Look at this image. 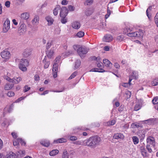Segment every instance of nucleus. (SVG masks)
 Returning a JSON list of instances; mask_svg holds the SVG:
<instances>
[{
  "label": "nucleus",
  "mask_w": 158,
  "mask_h": 158,
  "mask_svg": "<svg viewBox=\"0 0 158 158\" xmlns=\"http://www.w3.org/2000/svg\"><path fill=\"white\" fill-rule=\"evenodd\" d=\"M151 85L152 86H156L158 85V77H156L152 79L151 81Z\"/></svg>",
  "instance_id": "31"
},
{
  "label": "nucleus",
  "mask_w": 158,
  "mask_h": 158,
  "mask_svg": "<svg viewBox=\"0 0 158 158\" xmlns=\"http://www.w3.org/2000/svg\"><path fill=\"white\" fill-rule=\"evenodd\" d=\"M142 126V125L141 124L137 123H132L131 124V127L132 128H138L139 127H141Z\"/></svg>",
  "instance_id": "35"
},
{
  "label": "nucleus",
  "mask_w": 158,
  "mask_h": 158,
  "mask_svg": "<svg viewBox=\"0 0 158 158\" xmlns=\"http://www.w3.org/2000/svg\"><path fill=\"white\" fill-rule=\"evenodd\" d=\"M30 14L28 12H25L22 13L20 16V18L23 20H27L30 18Z\"/></svg>",
  "instance_id": "15"
},
{
  "label": "nucleus",
  "mask_w": 158,
  "mask_h": 158,
  "mask_svg": "<svg viewBox=\"0 0 158 158\" xmlns=\"http://www.w3.org/2000/svg\"><path fill=\"white\" fill-rule=\"evenodd\" d=\"M151 7H149L146 10V15L147 16L148 19L149 20H151V15L149 14V13L150 12V11L151 10Z\"/></svg>",
  "instance_id": "40"
},
{
  "label": "nucleus",
  "mask_w": 158,
  "mask_h": 158,
  "mask_svg": "<svg viewBox=\"0 0 158 158\" xmlns=\"http://www.w3.org/2000/svg\"><path fill=\"white\" fill-rule=\"evenodd\" d=\"M68 13V10L67 8L63 6L61 8L60 16L61 17H65Z\"/></svg>",
  "instance_id": "11"
},
{
  "label": "nucleus",
  "mask_w": 158,
  "mask_h": 158,
  "mask_svg": "<svg viewBox=\"0 0 158 158\" xmlns=\"http://www.w3.org/2000/svg\"><path fill=\"white\" fill-rule=\"evenodd\" d=\"M113 137L114 139H123L124 138V136L123 135L122 133H117L114 134Z\"/></svg>",
  "instance_id": "25"
},
{
  "label": "nucleus",
  "mask_w": 158,
  "mask_h": 158,
  "mask_svg": "<svg viewBox=\"0 0 158 158\" xmlns=\"http://www.w3.org/2000/svg\"><path fill=\"white\" fill-rule=\"evenodd\" d=\"M111 14L110 10H108L107 14L105 15V18L106 19H107L110 16Z\"/></svg>",
  "instance_id": "62"
},
{
  "label": "nucleus",
  "mask_w": 158,
  "mask_h": 158,
  "mask_svg": "<svg viewBox=\"0 0 158 158\" xmlns=\"http://www.w3.org/2000/svg\"><path fill=\"white\" fill-rule=\"evenodd\" d=\"M58 66V64H56V63H54L53 65L52 71L53 72V76L54 78H56L57 77Z\"/></svg>",
  "instance_id": "12"
},
{
  "label": "nucleus",
  "mask_w": 158,
  "mask_h": 158,
  "mask_svg": "<svg viewBox=\"0 0 158 158\" xmlns=\"http://www.w3.org/2000/svg\"><path fill=\"white\" fill-rule=\"evenodd\" d=\"M132 140L134 144H137L139 142V139L136 136H134L132 137Z\"/></svg>",
  "instance_id": "41"
},
{
  "label": "nucleus",
  "mask_w": 158,
  "mask_h": 158,
  "mask_svg": "<svg viewBox=\"0 0 158 158\" xmlns=\"http://www.w3.org/2000/svg\"><path fill=\"white\" fill-rule=\"evenodd\" d=\"M154 119L152 118L149 119L144 121L145 123L148 125L152 124L154 122Z\"/></svg>",
  "instance_id": "44"
},
{
  "label": "nucleus",
  "mask_w": 158,
  "mask_h": 158,
  "mask_svg": "<svg viewBox=\"0 0 158 158\" xmlns=\"http://www.w3.org/2000/svg\"><path fill=\"white\" fill-rule=\"evenodd\" d=\"M31 49L27 48L24 50L23 54L25 57H27L31 55Z\"/></svg>",
  "instance_id": "18"
},
{
  "label": "nucleus",
  "mask_w": 158,
  "mask_h": 158,
  "mask_svg": "<svg viewBox=\"0 0 158 158\" xmlns=\"http://www.w3.org/2000/svg\"><path fill=\"white\" fill-rule=\"evenodd\" d=\"M11 135L13 137V138L14 139H19V138H17L18 136L17 133L15 132H13L11 133Z\"/></svg>",
  "instance_id": "48"
},
{
  "label": "nucleus",
  "mask_w": 158,
  "mask_h": 158,
  "mask_svg": "<svg viewBox=\"0 0 158 158\" xmlns=\"http://www.w3.org/2000/svg\"><path fill=\"white\" fill-rule=\"evenodd\" d=\"M18 139L19 140V143H20L22 145H24L26 143L22 139L19 138Z\"/></svg>",
  "instance_id": "57"
},
{
  "label": "nucleus",
  "mask_w": 158,
  "mask_h": 158,
  "mask_svg": "<svg viewBox=\"0 0 158 158\" xmlns=\"http://www.w3.org/2000/svg\"><path fill=\"white\" fill-rule=\"evenodd\" d=\"M93 59L94 60H96L97 61H101V59L100 58V57H96L95 56H94L93 57Z\"/></svg>",
  "instance_id": "61"
},
{
  "label": "nucleus",
  "mask_w": 158,
  "mask_h": 158,
  "mask_svg": "<svg viewBox=\"0 0 158 158\" xmlns=\"http://www.w3.org/2000/svg\"><path fill=\"white\" fill-rule=\"evenodd\" d=\"M9 97H12L14 96L15 95L14 92L11 91H9L6 94Z\"/></svg>",
  "instance_id": "47"
},
{
  "label": "nucleus",
  "mask_w": 158,
  "mask_h": 158,
  "mask_svg": "<svg viewBox=\"0 0 158 158\" xmlns=\"http://www.w3.org/2000/svg\"><path fill=\"white\" fill-rule=\"evenodd\" d=\"M127 72L129 73V83H130L133 79H137L138 77V72L132 70L130 68H127Z\"/></svg>",
  "instance_id": "4"
},
{
  "label": "nucleus",
  "mask_w": 158,
  "mask_h": 158,
  "mask_svg": "<svg viewBox=\"0 0 158 158\" xmlns=\"http://www.w3.org/2000/svg\"><path fill=\"white\" fill-rule=\"evenodd\" d=\"M30 87L28 85H26L24 87V91L25 92H27L30 89Z\"/></svg>",
  "instance_id": "56"
},
{
  "label": "nucleus",
  "mask_w": 158,
  "mask_h": 158,
  "mask_svg": "<svg viewBox=\"0 0 158 158\" xmlns=\"http://www.w3.org/2000/svg\"><path fill=\"white\" fill-rule=\"evenodd\" d=\"M81 23L80 22L77 21H74L71 23V26L75 29H78L81 27Z\"/></svg>",
  "instance_id": "14"
},
{
  "label": "nucleus",
  "mask_w": 158,
  "mask_h": 158,
  "mask_svg": "<svg viewBox=\"0 0 158 158\" xmlns=\"http://www.w3.org/2000/svg\"><path fill=\"white\" fill-rule=\"evenodd\" d=\"M2 57L5 60L9 59L10 56V52L7 50H5L1 53Z\"/></svg>",
  "instance_id": "10"
},
{
  "label": "nucleus",
  "mask_w": 158,
  "mask_h": 158,
  "mask_svg": "<svg viewBox=\"0 0 158 158\" xmlns=\"http://www.w3.org/2000/svg\"><path fill=\"white\" fill-rule=\"evenodd\" d=\"M124 38V36L123 35H121L118 36L117 37V40L119 41H122Z\"/></svg>",
  "instance_id": "54"
},
{
  "label": "nucleus",
  "mask_w": 158,
  "mask_h": 158,
  "mask_svg": "<svg viewBox=\"0 0 158 158\" xmlns=\"http://www.w3.org/2000/svg\"><path fill=\"white\" fill-rule=\"evenodd\" d=\"M113 39L112 36L110 35H106L104 37L103 39V41L106 42H109Z\"/></svg>",
  "instance_id": "24"
},
{
  "label": "nucleus",
  "mask_w": 158,
  "mask_h": 158,
  "mask_svg": "<svg viewBox=\"0 0 158 158\" xmlns=\"http://www.w3.org/2000/svg\"><path fill=\"white\" fill-rule=\"evenodd\" d=\"M73 48L74 50L77 51L78 54L81 58H84L85 56V55L89 50L88 48L80 45H74Z\"/></svg>",
  "instance_id": "2"
},
{
  "label": "nucleus",
  "mask_w": 158,
  "mask_h": 158,
  "mask_svg": "<svg viewBox=\"0 0 158 158\" xmlns=\"http://www.w3.org/2000/svg\"><path fill=\"white\" fill-rule=\"evenodd\" d=\"M69 139L71 141H75L77 139V138L76 136H72L70 137Z\"/></svg>",
  "instance_id": "59"
},
{
  "label": "nucleus",
  "mask_w": 158,
  "mask_h": 158,
  "mask_svg": "<svg viewBox=\"0 0 158 158\" xmlns=\"http://www.w3.org/2000/svg\"><path fill=\"white\" fill-rule=\"evenodd\" d=\"M22 78L20 77H14L12 79H9V81L10 82L14 83L15 84H17L22 81Z\"/></svg>",
  "instance_id": "13"
},
{
  "label": "nucleus",
  "mask_w": 158,
  "mask_h": 158,
  "mask_svg": "<svg viewBox=\"0 0 158 158\" xmlns=\"http://www.w3.org/2000/svg\"><path fill=\"white\" fill-rule=\"evenodd\" d=\"M27 30L26 24L23 22L19 23V31L20 35L25 33Z\"/></svg>",
  "instance_id": "7"
},
{
  "label": "nucleus",
  "mask_w": 158,
  "mask_h": 158,
  "mask_svg": "<svg viewBox=\"0 0 158 158\" xmlns=\"http://www.w3.org/2000/svg\"><path fill=\"white\" fill-rule=\"evenodd\" d=\"M52 44V42L51 41L48 42L46 45V48L47 49H49L51 46Z\"/></svg>",
  "instance_id": "58"
},
{
  "label": "nucleus",
  "mask_w": 158,
  "mask_h": 158,
  "mask_svg": "<svg viewBox=\"0 0 158 158\" xmlns=\"http://www.w3.org/2000/svg\"><path fill=\"white\" fill-rule=\"evenodd\" d=\"M154 20L156 26L158 27V12L157 13L155 17Z\"/></svg>",
  "instance_id": "49"
},
{
  "label": "nucleus",
  "mask_w": 158,
  "mask_h": 158,
  "mask_svg": "<svg viewBox=\"0 0 158 158\" xmlns=\"http://www.w3.org/2000/svg\"><path fill=\"white\" fill-rule=\"evenodd\" d=\"M81 64V62L80 60H77L75 62L74 66V69H77L80 66Z\"/></svg>",
  "instance_id": "38"
},
{
  "label": "nucleus",
  "mask_w": 158,
  "mask_h": 158,
  "mask_svg": "<svg viewBox=\"0 0 158 158\" xmlns=\"http://www.w3.org/2000/svg\"><path fill=\"white\" fill-rule=\"evenodd\" d=\"M60 9V7L59 5H57L53 10V14L55 15H56L58 14L59 10Z\"/></svg>",
  "instance_id": "33"
},
{
  "label": "nucleus",
  "mask_w": 158,
  "mask_h": 158,
  "mask_svg": "<svg viewBox=\"0 0 158 158\" xmlns=\"http://www.w3.org/2000/svg\"><path fill=\"white\" fill-rule=\"evenodd\" d=\"M67 139L64 138H61L55 140L54 141V143H62L65 142L67 141Z\"/></svg>",
  "instance_id": "28"
},
{
  "label": "nucleus",
  "mask_w": 158,
  "mask_h": 158,
  "mask_svg": "<svg viewBox=\"0 0 158 158\" xmlns=\"http://www.w3.org/2000/svg\"><path fill=\"white\" fill-rule=\"evenodd\" d=\"M3 158H18L17 155L13 152H10L5 156Z\"/></svg>",
  "instance_id": "19"
},
{
  "label": "nucleus",
  "mask_w": 158,
  "mask_h": 158,
  "mask_svg": "<svg viewBox=\"0 0 158 158\" xmlns=\"http://www.w3.org/2000/svg\"><path fill=\"white\" fill-rule=\"evenodd\" d=\"M68 9L70 11H73L74 10L75 7L74 6L70 5L68 6Z\"/></svg>",
  "instance_id": "60"
},
{
  "label": "nucleus",
  "mask_w": 158,
  "mask_h": 158,
  "mask_svg": "<svg viewBox=\"0 0 158 158\" xmlns=\"http://www.w3.org/2000/svg\"><path fill=\"white\" fill-rule=\"evenodd\" d=\"M103 62L105 66L109 70V72H110V70L112 69V64L109 60L104 59L103 60Z\"/></svg>",
  "instance_id": "9"
},
{
  "label": "nucleus",
  "mask_w": 158,
  "mask_h": 158,
  "mask_svg": "<svg viewBox=\"0 0 158 158\" xmlns=\"http://www.w3.org/2000/svg\"><path fill=\"white\" fill-rule=\"evenodd\" d=\"M147 145L152 144L154 147L155 144V140L154 138L152 136H149L147 139Z\"/></svg>",
  "instance_id": "16"
},
{
  "label": "nucleus",
  "mask_w": 158,
  "mask_h": 158,
  "mask_svg": "<svg viewBox=\"0 0 158 158\" xmlns=\"http://www.w3.org/2000/svg\"><path fill=\"white\" fill-rule=\"evenodd\" d=\"M131 95V93L129 91H127L125 93V97L126 100L130 98Z\"/></svg>",
  "instance_id": "43"
},
{
  "label": "nucleus",
  "mask_w": 158,
  "mask_h": 158,
  "mask_svg": "<svg viewBox=\"0 0 158 158\" xmlns=\"http://www.w3.org/2000/svg\"><path fill=\"white\" fill-rule=\"evenodd\" d=\"M40 143L42 145L46 147H48L50 144L49 141L46 139L41 140Z\"/></svg>",
  "instance_id": "29"
},
{
  "label": "nucleus",
  "mask_w": 158,
  "mask_h": 158,
  "mask_svg": "<svg viewBox=\"0 0 158 158\" xmlns=\"http://www.w3.org/2000/svg\"><path fill=\"white\" fill-rule=\"evenodd\" d=\"M97 67L99 68V69L98 68L90 70L89 72H98L101 73H103L105 72H108V71H106L102 69L104 67L103 64L102 62L101 61L98 63L97 64Z\"/></svg>",
  "instance_id": "6"
},
{
  "label": "nucleus",
  "mask_w": 158,
  "mask_h": 158,
  "mask_svg": "<svg viewBox=\"0 0 158 158\" xmlns=\"http://www.w3.org/2000/svg\"><path fill=\"white\" fill-rule=\"evenodd\" d=\"M60 59V56H58L55 59V63H56V64H58V63L59 62Z\"/></svg>",
  "instance_id": "63"
},
{
  "label": "nucleus",
  "mask_w": 158,
  "mask_h": 158,
  "mask_svg": "<svg viewBox=\"0 0 158 158\" xmlns=\"http://www.w3.org/2000/svg\"><path fill=\"white\" fill-rule=\"evenodd\" d=\"M62 158H69L68 152L66 150H64L63 152Z\"/></svg>",
  "instance_id": "45"
},
{
  "label": "nucleus",
  "mask_w": 158,
  "mask_h": 158,
  "mask_svg": "<svg viewBox=\"0 0 158 158\" xmlns=\"http://www.w3.org/2000/svg\"><path fill=\"white\" fill-rule=\"evenodd\" d=\"M13 86L14 85L13 84L7 83L5 85L4 89L6 90H10L12 89Z\"/></svg>",
  "instance_id": "34"
},
{
  "label": "nucleus",
  "mask_w": 158,
  "mask_h": 158,
  "mask_svg": "<svg viewBox=\"0 0 158 158\" xmlns=\"http://www.w3.org/2000/svg\"><path fill=\"white\" fill-rule=\"evenodd\" d=\"M10 22L8 19L6 18L3 25V30L4 32H6L10 28Z\"/></svg>",
  "instance_id": "8"
},
{
  "label": "nucleus",
  "mask_w": 158,
  "mask_h": 158,
  "mask_svg": "<svg viewBox=\"0 0 158 158\" xmlns=\"http://www.w3.org/2000/svg\"><path fill=\"white\" fill-rule=\"evenodd\" d=\"M43 63L44 64V68L47 69L48 68L49 64V61L48 60L47 58L45 56V58L43 60Z\"/></svg>",
  "instance_id": "26"
},
{
  "label": "nucleus",
  "mask_w": 158,
  "mask_h": 158,
  "mask_svg": "<svg viewBox=\"0 0 158 158\" xmlns=\"http://www.w3.org/2000/svg\"><path fill=\"white\" fill-rule=\"evenodd\" d=\"M39 17L38 15H35L32 19L31 23L33 25L37 26L39 23Z\"/></svg>",
  "instance_id": "17"
},
{
  "label": "nucleus",
  "mask_w": 158,
  "mask_h": 158,
  "mask_svg": "<svg viewBox=\"0 0 158 158\" xmlns=\"http://www.w3.org/2000/svg\"><path fill=\"white\" fill-rule=\"evenodd\" d=\"M45 19L48 23V26H50L53 23L54 19L51 16H48L45 17Z\"/></svg>",
  "instance_id": "23"
},
{
  "label": "nucleus",
  "mask_w": 158,
  "mask_h": 158,
  "mask_svg": "<svg viewBox=\"0 0 158 158\" xmlns=\"http://www.w3.org/2000/svg\"><path fill=\"white\" fill-rule=\"evenodd\" d=\"M14 72L13 71H9L7 73V75L5 76L4 78L7 81H9V80L10 79H12V78H11L13 77Z\"/></svg>",
  "instance_id": "20"
},
{
  "label": "nucleus",
  "mask_w": 158,
  "mask_h": 158,
  "mask_svg": "<svg viewBox=\"0 0 158 158\" xmlns=\"http://www.w3.org/2000/svg\"><path fill=\"white\" fill-rule=\"evenodd\" d=\"M91 138L86 139L84 140L85 146H88L92 148V145Z\"/></svg>",
  "instance_id": "27"
},
{
  "label": "nucleus",
  "mask_w": 158,
  "mask_h": 158,
  "mask_svg": "<svg viewBox=\"0 0 158 158\" xmlns=\"http://www.w3.org/2000/svg\"><path fill=\"white\" fill-rule=\"evenodd\" d=\"M74 143L77 145L85 146L84 140L77 141L75 142Z\"/></svg>",
  "instance_id": "42"
},
{
  "label": "nucleus",
  "mask_w": 158,
  "mask_h": 158,
  "mask_svg": "<svg viewBox=\"0 0 158 158\" xmlns=\"http://www.w3.org/2000/svg\"><path fill=\"white\" fill-rule=\"evenodd\" d=\"M90 138L91 139L92 148H95L100 144L101 141V139L100 137L97 136H95L91 137Z\"/></svg>",
  "instance_id": "5"
},
{
  "label": "nucleus",
  "mask_w": 158,
  "mask_h": 158,
  "mask_svg": "<svg viewBox=\"0 0 158 158\" xmlns=\"http://www.w3.org/2000/svg\"><path fill=\"white\" fill-rule=\"evenodd\" d=\"M85 33L82 31H78L76 34V36L77 37L81 38L84 36Z\"/></svg>",
  "instance_id": "39"
},
{
  "label": "nucleus",
  "mask_w": 158,
  "mask_h": 158,
  "mask_svg": "<svg viewBox=\"0 0 158 158\" xmlns=\"http://www.w3.org/2000/svg\"><path fill=\"white\" fill-rule=\"evenodd\" d=\"M59 152L58 150L57 149H54L52 150L49 153V155L51 156H55L58 154Z\"/></svg>",
  "instance_id": "37"
},
{
  "label": "nucleus",
  "mask_w": 158,
  "mask_h": 158,
  "mask_svg": "<svg viewBox=\"0 0 158 158\" xmlns=\"http://www.w3.org/2000/svg\"><path fill=\"white\" fill-rule=\"evenodd\" d=\"M116 121L115 120H112L105 123V125L106 126H110L114 125Z\"/></svg>",
  "instance_id": "32"
},
{
  "label": "nucleus",
  "mask_w": 158,
  "mask_h": 158,
  "mask_svg": "<svg viewBox=\"0 0 158 158\" xmlns=\"http://www.w3.org/2000/svg\"><path fill=\"white\" fill-rule=\"evenodd\" d=\"M142 104L141 100H138L136 102V104L134 107L135 110L137 111L139 110L141 108Z\"/></svg>",
  "instance_id": "21"
},
{
  "label": "nucleus",
  "mask_w": 158,
  "mask_h": 158,
  "mask_svg": "<svg viewBox=\"0 0 158 158\" xmlns=\"http://www.w3.org/2000/svg\"><path fill=\"white\" fill-rule=\"evenodd\" d=\"M131 84V83H129V82L128 83H122L121 84V85L123 86V87H127L128 86H129Z\"/></svg>",
  "instance_id": "50"
},
{
  "label": "nucleus",
  "mask_w": 158,
  "mask_h": 158,
  "mask_svg": "<svg viewBox=\"0 0 158 158\" xmlns=\"http://www.w3.org/2000/svg\"><path fill=\"white\" fill-rule=\"evenodd\" d=\"M152 102L154 104H158V97H156L154 98L152 100Z\"/></svg>",
  "instance_id": "46"
},
{
  "label": "nucleus",
  "mask_w": 158,
  "mask_h": 158,
  "mask_svg": "<svg viewBox=\"0 0 158 158\" xmlns=\"http://www.w3.org/2000/svg\"><path fill=\"white\" fill-rule=\"evenodd\" d=\"M18 139L13 140V144L14 146L17 145L19 143V140H18Z\"/></svg>",
  "instance_id": "53"
},
{
  "label": "nucleus",
  "mask_w": 158,
  "mask_h": 158,
  "mask_svg": "<svg viewBox=\"0 0 158 158\" xmlns=\"http://www.w3.org/2000/svg\"><path fill=\"white\" fill-rule=\"evenodd\" d=\"M54 53V49L52 48L50 50L46 51L47 57L49 58H52L53 56Z\"/></svg>",
  "instance_id": "22"
},
{
  "label": "nucleus",
  "mask_w": 158,
  "mask_h": 158,
  "mask_svg": "<svg viewBox=\"0 0 158 158\" xmlns=\"http://www.w3.org/2000/svg\"><path fill=\"white\" fill-rule=\"evenodd\" d=\"M13 106L12 105L9 106L8 107H6L5 108L6 110H7L9 112H10L13 110Z\"/></svg>",
  "instance_id": "52"
},
{
  "label": "nucleus",
  "mask_w": 158,
  "mask_h": 158,
  "mask_svg": "<svg viewBox=\"0 0 158 158\" xmlns=\"http://www.w3.org/2000/svg\"><path fill=\"white\" fill-rule=\"evenodd\" d=\"M62 19H61V22L63 24L67 22V19L65 17H62Z\"/></svg>",
  "instance_id": "64"
},
{
  "label": "nucleus",
  "mask_w": 158,
  "mask_h": 158,
  "mask_svg": "<svg viewBox=\"0 0 158 158\" xmlns=\"http://www.w3.org/2000/svg\"><path fill=\"white\" fill-rule=\"evenodd\" d=\"M15 62H19V67L21 70L23 72H25L27 71V67L29 65L28 60L24 59H20L16 58L15 59Z\"/></svg>",
  "instance_id": "3"
},
{
  "label": "nucleus",
  "mask_w": 158,
  "mask_h": 158,
  "mask_svg": "<svg viewBox=\"0 0 158 158\" xmlns=\"http://www.w3.org/2000/svg\"><path fill=\"white\" fill-rule=\"evenodd\" d=\"M134 28L131 26H127L123 29V34H127V35L131 37H140L143 35L142 31L139 30V31L131 32L134 31Z\"/></svg>",
  "instance_id": "1"
},
{
  "label": "nucleus",
  "mask_w": 158,
  "mask_h": 158,
  "mask_svg": "<svg viewBox=\"0 0 158 158\" xmlns=\"http://www.w3.org/2000/svg\"><path fill=\"white\" fill-rule=\"evenodd\" d=\"M77 74V72H73L70 76V77L69 78V79H71L76 76Z\"/></svg>",
  "instance_id": "51"
},
{
  "label": "nucleus",
  "mask_w": 158,
  "mask_h": 158,
  "mask_svg": "<svg viewBox=\"0 0 158 158\" xmlns=\"http://www.w3.org/2000/svg\"><path fill=\"white\" fill-rule=\"evenodd\" d=\"M94 12V9L92 8H89L87 9L85 11V14L87 15H91Z\"/></svg>",
  "instance_id": "36"
},
{
  "label": "nucleus",
  "mask_w": 158,
  "mask_h": 158,
  "mask_svg": "<svg viewBox=\"0 0 158 158\" xmlns=\"http://www.w3.org/2000/svg\"><path fill=\"white\" fill-rule=\"evenodd\" d=\"M140 150L141 155L143 157H146L148 156V154L146 150L144 147H141Z\"/></svg>",
  "instance_id": "30"
},
{
  "label": "nucleus",
  "mask_w": 158,
  "mask_h": 158,
  "mask_svg": "<svg viewBox=\"0 0 158 158\" xmlns=\"http://www.w3.org/2000/svg\"><path fill=\"white\" fill-rule=\"evenodd\" d=\"M79 129L80 130H83V129L81 128H80L79 127H78L77 128H76L75 129H74L73 130V134H77L78 133V131Z\"/></svg>",
  "instance_id": "55"
}]
</instances>
